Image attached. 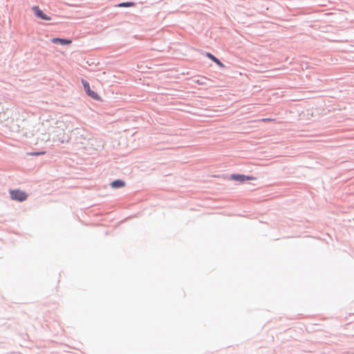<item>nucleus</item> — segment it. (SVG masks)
<instances>
[{
    "instance_id": "obj_5",
    "label": "nucleus",
    "mask_w": 354,
    "mask_h": 354,
    "mask_svg": "<svg viewBox=\"0 0 354 354\" xmlns=\"http://www.w3.org/2000/svg\"><path fill=\"white\" fill-rule=\"evenodd\" d=\"M206 56L208 58H209L211 60H212L214 63H216L218 66H220L221 68L225 67L224 64L221 62H220V60L218 59L215 56H214L212 54H211L210 53H207Z\"/></svg>"
},
{
    "instance_id": "obj_2",
    "label": "nucleus",
    "mask_w": 354,
    "mask_h": 354,
    "mask_svg": "<svg viewBox=\"0 0 354 354\" xmlns=\"http://www.w3.org/2000/svg\"><path fill=\"white\" fill-rule=\"evenodd\" d=\"M10 197L12 200H17L19 201H24L27 198V194L19 189L11 190L10 192Z\"/></svg>"
},
{
    "instance_id": "obj_6",
    "label": "nucleus",
    "mask_w": 354,
    "mask_h": 354,
    "mask_svg": "<svg viewBox=\"0 0 354 354\" xmlns=\"http://www.w3.org/2000/svg\"><path fill=\"white\" fill-rule=\"evenodd\" d=\"M111 185L113 188L116 189L124 187L125 185V183L124 181L121 180H115L111 183Z\"/></svg>"
},
{
    "instance_id": "obj_9",
    "label": "nucleus",
    "mask_w": 354,
    "mask_h": 354,
    "mask_svg": "<svg viewBox=\"0 0 354 354\" xmlns=\"http://www.w3.org/2000/svg\"><path fill=\"white\" fill-rule=\"evenodd\" d=\"M45 151H40V152H35V153H29L30 156H39V155H44L45 154Z\"/></svg>"
},
{
    "instance_id": "obj_8",
    "label": "nucleus",
    "mask_w": 354,
    "mask_h": 354,
    "mask_svg": "<svg viewBox=\"0 0 354 354\" xmlns=\"http://www.w3.org/2000/svg\"><path fill=\"white\" fill-rule=\"evenodd\" d=\"M133 2H126V3H121L118 5L119 7H131L134 6Z\"/></svg>"
},
{
    "instance_id": "obj_4",
    "label": "nucleus",
    "mask_w": 354,
    "mask_h": 354,
    "mask_svg": "<svg viewBox=\"0 0 354 354\" xmlns=\"http://www.w3.org/2000/svg\"><path fill=\"white\" fill-rule=\"evenodd\" d=\"M232 178L235 180H239V181H241V182H243L245 180L255 179V178H254L252 176H246L244 175H232Z\"/></svg>"
},
{
    "instance_id": "obj_1",
    "label": "nucleus",
    "mask_w": 354,
    "mask_h": 354,
    "mask_svg": "<svg viewBox=\"0 0 354 354\" xmlns=\"http://www.w3.org/2000/svg\"><path fill=\"white\" fill-rule=\"evenodd\" d=\"M82 83L85 92L90 97L97 101H102L101 97L96 92L91 90L90 84L87 81L82 80Z\"/></svg>"
},
{
    "instance_id": "obj_7",
    "label": "nucleus",
    "mask_w": 354,
    "mask_h": 354,
    "mask_svg": "<svg viewBox=\"0 0 354 354\" xmlns=\"http://www.w3.org/2000/svg\"><path fill=\"white\" fill-rule=\"evenodd\" d=\"M53 43H59L62 45H67L71 44V40H67L60 38H54L52 39Z\"/></svg>"
},
{
    "instance_id": "obj_3",
    "label": "nucleus",
    "mask_w": 354,
    "mask_h": 354,
    "mask_svg": "<svg viewBox=\"0 0 354 354\" xmlns=\"http://www.w3.org/2000/svg\"><path fill=\"white\" fill-rule=\"evenodd\" d=\"M32 10L34 11L35 15L44 20H50V17H48L46 15H45L41 10L39 9L38 6H34L32 8Z\"/></svg>"
},
{
    "instance_id": "obj_10",
    "label": "nucleus",
    "mask_w": 354,
    "mask_h": 354,
    "mask_svg": "<svg viewBox=\"0 0 354 354\" xmlns=\"http://www.w3.org/2000/svg\"><path fill=\"white\" fill-rule=\"evenodd\" d=\"M273 119H271V118H263L261 120V121L263 122H268V121H272Z\"/></svg>"
}]
</instances>
